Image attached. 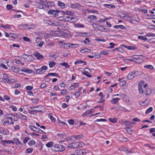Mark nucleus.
I'll list each match as a JSON object with an SVG mask.
<instances>
[{"mask_svg":"<svg viewBox=\"0 0 155 155\" xmlns=\"http://www.w3.org/2000/svg\"><path fill=\"white\" fill-rule=\"evenodd\" d=\"M14 140L15 142V143H16V144L17 145H21V142L19 140L18 138H15L14 139Z\"/></svg>","mask_w":155,"mask_h":155,"instance_id":"473e14b6","label":"nucleus"},{"mask_svg":"<svg viewBox=\"0 0 155 155\" xmlns=\"http://www.w3.org/2000/svg\"><path fill=\"white\" fill-rule=\"evenodd\" d=\"M58 74L56 73H48L46 76V77H47L49 76H58Z\"/></svg>","mask_w":155,"mask_h":155,"instance_id":"ea45409f","label":"nucleus"},{"mask_svg":"<svg viewBox=\"0 0 155 155\" xmlns=\"http://www.w3.org/2000/svg\"><path fill=\"white\" fill-rule=\"evenodd\" d=\"M47 87V85L46 84L44 83H42L41 85L40 88H43L45 87Z\"/></svg>","mask_w":155,"mask_h":155,"instance_id":"338daca9","label":"nucleus"},{"mask_svg":"<svg viewBox=\"0 0 155 155\" xmlns=\"http://www.w3.org/2000/svg\"><path fill=\"white\" fill-rule=\"evenodd\" d=\"M117 110H118L122 111L123 112L127 111V110L125 107L119 106L116 107Z\"/></svg>","mask_w":155,"mask_h":155,"instance_id":"6ab92c4d","label":"nucleus"},{"mask_svg":"<svg viewBox=\"0 0 155 155\" xmlns=\"http://www.w3.org/2000/svg\"><path fill=\"white\" fill-rule=\"evenodd\" d=\"M145 68L151 70H153L154 69V67L152 65H146L144 66Z\"/></svg>","mask_w":155,"mask_h":155,"instance_id":"e433bc0d","label":"nucleus"},{"mask_svg":"<svg viewBox=\"0 0 155 155\" xmlns=\"http://www.w3.org/2000/svg\"><path fill=\"white\" fill-rule=\"evenodd\" d=\"M13 61L15 62V63H16L17 64H20L21 63V61H20L18 59H14L13 60Z\"/></svg>","mask_w":155,"mask_h":155,"instance_id":"e2e57ef3","label":"nucleus"},{"mask_svg":"<svg viewBox=\"0 0 155 155\" xmlns=\"http://www.w3.org/2000/svg\"><path fill=\"white\" fill-rule=\"evenodd\" d=\"M36 6L38 8L44 9V6L43 3H38L36 5Z\"/></svg>","mask_w":155,"mask_h":155,"instance_id":"72a5a7b5","label":"nucleus"},{"mask_svg":"<svg viewBox=\"0 0 155 155\" xmlns=\"http://www.w3.org/2000/svg\"><path fill=\"white\" fill-rule=\"evenodd\" d=\"M8 133L9 131L7 129L0 128V133L1 134L6 135Z\"/></svg>","mask_w":155,"mask_h":155,"instance_id":"9b49d317","label":"nucleus"},{"mask_svg":"<svg viewBox=\"0 0 155 155\" xmlns=\"http://www.w3.org/2000/svg\"><path fill=\"white\" fill-rule=\"evenodd\" d=\"M5 117L8 118L11 120L12 117H15V115H13V114H5Z\"/></svg>","mask_w":155,"mask_h":155,"instance_id":"7c9ffc66","label":"nucleus"},{"mask_svg":"<svg viewBox=\"0 0 155 155\" xmlns=\"http://www.w3.org/2000/svg\"><path fill=\"white\" fill-rule=\"evenodd\" d=\"M45 23L49 25H52L53 26H59V27L58 28V29L60 28V27H61L62 28L61 29H63V28L64 27L63 24L60 23L52 21L49 20H46Z\"/></svg>","mask_w":155,"mask_h":155,"instance_id":"f257e3e1","label":"nucleus"},{"mask_svg":"<svg viewBox=\"0 0 155 155\" xmlns=\"http://www.w3.org/2000/svg\"><path fill=\"white\" fill-rule=\"evenodd\" d=\"M53 143L52 141H50L46 144V146L48 147H50L53 146Z\"/></svg>","mask_w":155,"mask_h":155,"instance_id":"6e6d98bb","label":"nucleus"},{"mask_svg":"<svg viewBox=\"0 0 155 155\" xmlns=\"http://www.w3.org/2000/svg\"><path fill=\"white\" fill-rule=\"evenodd\" d=\"M153 109V108L152 107H150L146 111L145 113L146 114H148L151 112Z\"/></svg>","mask_w":155,"mask_h":155,"instance_id":"09e8293b","label":"nucleus"},{"mask_svg":"<svg viewBox=\"0 0 155 155\" xmlns=\"http://www.w3.org/2000/svg\"><path fill=\"white\" fill-rule=\"evenodd\" d=\"M96 18V17L94 15H89L88 16L87 18L89 20H94Z\"/></svg>","mask_w":155,"mask_h":155,"instance_id":"a18cd8bd","label":"nucleus"},{"mask_svg":"<svg viewBox=\"0 0 155 155\" xmlns=\"http://www.w3.org/2000/svg\"><path fill=\"white\" fill-rule=\"evenodd\" d=\"M56 64L55 62L52 61H50L49 62V66L50 68L54 67Z\"/></svg>","mask_w":155,"mask_h":155,"instance_id":"f704fd0d","label":"nucleus"},{"mask_svg":"<svg viewBox=\"0 0 155 155\" xmlns=\"http://www.w3.org/2000/svg\"><path fill=\"white\" fill-rule=\"evenodd\" d=\"M74 5V9H79L81 7V5L78 3L75 4V5Z\"/></svg>","mask_w":155,"mask_h":155,"instance_id":"603ef678","label":"nucleus"},{"mask_svg":"<svg viewBox=\"0 0 155 155\" xmlns=\"http://www.w3.org/2000/svg\"><path fill=\"white\" fill-rule=\"evenodd\" d=\"M35 144V142L34 140H30L28 143V145L29 146H32Z\"/></svg>","mask_w":155,"mask_h":155,"instance_id":"8fccbe9b","label":"nucleus"},{"mask_svg":"<svg viewBox=\"0 0 155 155\" xmlns=\"http://www.w3.org/2000/svg\"><path fill=\"white\" fill-rule=\"evenodd\" d=\"M72 138L73 137L72 136H69L65 138V140L66 141H71L72 140Z\"/></svg>","mask_w":155,"mask_h":155,"instance_id":"864d4df0","label":"nucleus"},{"mask_svg":"<svg viewBox=\"0 0 155 155\" xmlns=\"http://www.w3.org/2000/svg\"><path fill=\"white\" fill-rule=\"evenodd\" d=\"M151 89L150 88H147L145 91V93L146 95H149L151 93Z\"/></svg>","mask_w":155,"mask_h":155,"instance_id":"412c9836","label":"nucleus"},{"mask_svg":"<svg viewBox=\"0 0 155 155\" xmlns=\"http://www.w3.org/2000/svg\"><path fill=\"white\" fill-rule=\"evenodd\" d=\"M29 128L31 130L34 131L37 133H39L41 131L40 129L34 126L30 125L29 126Z\"/></svg>","mask_w":155,"mask_h":155,"instance_id":"1a4fd4ad","label":"nucleus"},{"mask_svg":"<svg viewBox=\"0 0 155 155\" xmlns=\"http://www.w3.org/2000/svg\"><path fill=\"white\" fill-rule=\"evenodd\" d=\"M93 109H91V110H89L88 111L85 112V113H84L82 114V116L83 117H86L87 115H89V114H91L93 113L92 111V110Z\"/></svg>","mask_w":155,"mask_h":155,"instance_id":"f8f14e48","label":"nucleus"},{"mask_svg":"<svg viewBox=\"0 0 155 155\" xmlns=\"http://www.w3.org/2000/svg\"><path fill=\"white\" fill-rule=\"evenodd\" d=\"M52 149L56 152H62L64 151L65 147L62 145L55 144L51 147Z\"/></svg>","mask_w":155,"mask_h":155,"instance_id":"f03ea898","label":"nucleus"},{"mask_svg":"<svg viewBox=\"0 0 155 155\" xmlns=\"http://www.w3.org/2000/svg\"><path fill=\"white\" fill-rule=\"evenodd\" d=\"M109 45L111 46H109L107 47V48L109 49H111L112 48H114V46L116 45L115 44L110 42L109 43Z\"/></svg>","mask_w":155,"mask_h":155,"instance_id":"bf43d9fd","label":"nucleus"},{"mask_svg":"<svg viewBox=\"0 0 155 155\" xmlns=\"http://www.w3.org/2000/svg\"><path fill=\"white\" fill-rule=\"evenodd\" d=\"M135 71H133L130 73L127 76V79L128 80H130L132 79L135 76Z\"/></svg>","mask_w":155,"mask_h":155,"instance_id":"9d476101","label":"nucleus"},{"mask_svg":"<svg viewBox=\"0 0 155 155\" xmlns=\"http://www.w3.org/2000/svg\"><path fill=\"white\" fill-rule=\"evenodd\" d=\"M43 4H44V9L46 10L50 8V7L54 6V4L52 2L46 0L44 1Z\"/></svg>","mask_w":155,"mask_h":155,"instance_id":"20e7f679","label":"nucleus"},{"mask_svg":"<svg viewBox=\"0 0 155 155\" xmlns=\"http://www.w3.org/2000/svg\"><path fill=\"white\" fill-rule=\"evenodd\" d=\"M81 51L83 53H89L91 51V50L89 49L85 48L81 50Z\"/></svg>","mask_w":155,"mask_h":155,"instance_id":"c9c22d12","label":"nucleus"},{"mask_svg":"<svg viewBox=\"0 0 155 155\" xmlns=\"http://www.w3.org/2000/svg\"><path fill=\"white\" fill-rule=\"evenodd\" d=\"M12 69L15 72H18L20 70V69L18 67L15 66L12 67Z\"/></svg>","mask_w":155,"mask_h":155,"instance_id":"cd10ccee","label":"nucleus"},{"mask_svg":"<svg viewBox=\"0 0 155 155\" xmlns=\"http://www.w3.org/2000/svg\"><path fill=\"white\" fill-rule=\"evenodd\" d=\"M125 129L127 131V132L130 134H131L132 132L131 129L128 127L126 126L125 127Z\"/></svg>","mask_w":155,"mask_h":155,"instance_id":"a19ab883","label":"nucleus"},{"mask_svg":"<svg viewBox=\"0 0 155 155\" xmlns=\"http://www.w3.org/2000/svg\"><path fill=\"white\" fill-rule=\"evenodd\" d=\"M44 43V42L43 41H41L40 43L37 44V46L38 47L41 48Z\"/></svg>","mask_w":155,"mask_h":155,"instance_id":"052dcab7","label":"nucleus"},{"mask_svg":"<svg viewBox=\"0 0 155 155\" xmlns=\"http://www.w3.org/2000/svg\"><path fill=\"white\" fill-rule=\"evenodd\" d=\"M72 137L74 138L75 140H77L83 138L84 136L82 134H80L79 135H74L72 136Z\"/></svg>","mask_w":155,"mask_h":155,"instance_id":"2eb2a0df","label":"nucleus"},{"mask_svg":"<svg viewBox=\"0 0 155 155\" xmlns=\"http://www.w3.org/2000/svg\"><path fill=\"white\" fill-rule=\"evenodd\" d=\"M109 120L111 122L113 123H114L115 122H116L117 121V119H116L115 118H109Z\"/></svg>","mask_w":155,"mask_h":155,"instance_id":"de8ad7c7","label":"nucleus"},{"mask_svg":"<svg viewBox=\"0 0 155 155\" xmlns=\"http://www.w3.org/2000/svg\"><path fill=\"white\" fill-rule=\"evenodd\" d=\"M31 100L32 101V103H33L35 104L39 100V99L38 98H36L33 99H32Z\"/></svg>","mask_w":155,"mask_h":155,"instance_id":"774afa93","label":"nucleus"},{"mask_svg":"<svg viewBox=\"0 0 155 155\" xmlns=\"http://www.w3.org/2000/svg\"><path fill=\"white\" fill-rule=\"evenodd\" d=\"M78 145L74 147L72 145L74 144V143H71L68 146V147L71 148L75 149L78 147H83L85 145V144L83 142H78Z\"/></svg>","mask_w":155,"mask_h":155,"instance_id":"423d86ee","label":"nucleus"},{"mask_svg":"<svg viewBox=\"0 0 155 155\" xmlns=\"http://www.w3.org/2000/svg\"><path fill=\"white\" fill-rule=\"evenodd\" d=\"M146 36L148 37H155V34H154L149 33H147L146 35Z\"/></svg>","mask_w":155,"mask_h":155,"instance_id":"680f3d73","label":"nucleus"},{"mask_svg":"<svg viewBox=\"0 0 155 155\" xmlns=\"http://www.w3.org/2000/svg\"><path fill=\"white\" fill-rule=\"evenodd\" d=\"M64 47L66 49L70 48V43H65L64 45Z\"/></svg>","mask_w":155,"mask_h":155,"instance_id":"5fc2aeb1","label":"nucleus"},{"mask_svg":"<svg viewBox=\"0 0 155 155\" xmlns=\"http://www.w3.org/2000/svg\"><path fill=\"white\" fill-rule=\"evenodd\" d=\"M138 89L139 93L141 94H143V89L142 87L140 85V83L138 84Z\"/></svg>","mask_w":155,"mask_h":155,"instance_id":"4be33fe9","label":"nucleus"},{"mask_svg":"<svg viewBox=\"0 0 155 155\" xmlns=\"http://www.w3.org/2000/svg\"><path fill=\"white\" fill-rule=\"evenodd\" d=\"M2 141L3 142H4L7 144H11V143L13 144L14 143L13 141L11 140H5Z\"/></svg>","mask_w":155,"mask_h":155,"instance_id":"c03bdc74","label":"nucleus"},{"mask_svg":"<svg viewBox=\"0 0 155 155\" xmlns=\"http://www.w3.org/2000/svg\"><path fill=\"white\" fill-rule=\"evenodd\" d=\"M57 4L58 6H59L62 9L64 8L65 7V4L63 2H62L60 1H58V2Z\"/></svg>","mask_w":155,"mask_h":155,"instance_id":"a211bd4d","label":"nucleus"},{"mask_svg":"<svg viewBox=\"0 0 155 155\" xmlns=\"http://www.w3.org/2000/svg\"><path fill=\"white\" fill-rule=\"evenodd\" d=\"M78 155H84L86 153L85 150H80L77 152Z\"/></svg>","mask_w":155,"mask_h":155,"instance_id":"b1692460","label":"nucleus"},{"mask_svg":"<svg viewBox=\"0 0 155 155\" xmlns=\"http://www.w3.org/2000/svg\"><path fill=\"white\" fill-rule=\"evenodd\" d=\"M43 107L41 105H38L36 107V109L34 110V111H37L39 112H42L43 110Z\"/></svg>","mask_w":155,"mask_h":155,"instance_id":"4468645a","label":"nucleus"},{"mask_svg":"<svg viewBox=\"0 0 155 155\" xmlns=\"http://www.w3.org/2000/svg\"><path fill=\"white\" fill-rule=\"evenodd\" d=\"M59 12V11L57 10H51L48 11V13L49 14L53 15L54 17L58 15V13Z\"/></svg>","mask_w":155,"mask_h":155,"instance_id":"0eeeda50","label":"nucleus"},{"mask_svg":"<svg viewBox=\"0 0 155 155\" xmlns=\"http://www.w3.org/2000/svg\"><path fill=\"white\" fill-rule=\"evenodd\" d=\"M60 65L62 66H64L66 68H68L70 66L67 63L63 62L60 64Z\"/></svg>","mask_w":155,"mask_h":155,"instance_id":"2f4dec72","label":"nucleus"},{"mask_svg":"<svg viewBox=\"0 0 155 155\" xmlns=\"http://www.w3.org/2000/svg\"><path fill=\"white\" fill-rule=\"evenodd\" d=\"M126 84V81L124 80L121 81L120 83V86H123L125 85Z\"/></svg>","mask_w":155,"mask_h":155,"instance_id":"0e129e2a","label":"nucleus"},{"mask_svg":"<svg viewBox=\"0 0 155 155\" xmlns=\"http://www.w3.org/2000/svg\"><path fill=\"white\" fill-rule=\"evenodd\" d=\"M75 27L76 28H81L84 27V25L82 24H78L75 25Z\"/></svg>","mask_w":155,"mask_h":155,"instance_id":"49530a36","label":"nucleus"},{"mask_svg":"<svg viewBox=\"0 0 155 155\" xmlns=\"http://www.w3.org/2000/svg\"><path fill=\"white\" fill-rule=\"evenodd\" d=\"M1 27H2L5 29H9L10 28V25L8 24L5 25H2V26H1Z\"/></svg>","mask_w":155,"mask_h":155,"instance_id":"13d9d810","label":"nucleus"},{"mask_svg":"<svg viewBox=\"0 0 155 155\" xmlns=\"http://www.w3.org/2000/svg\"><path fill=\"white\" fill-rule=\"evenodd\" d=\"M120 98H115L113 99L110 101L111 103L113 104H115L117 103L118 101L120 100Z\"/></svg>","mask_w":155,"mask_h":155,"instance_id":"5701e85b","label":"nucleus"},{"mask_svg":"<svg viewBox=\"0 0 155 155\" xmlns=\"http://www.w3.org/2000/svg\"><path fill=\"white\" fill-rule=\"evenodd\" d=\"M62 21H70V16H63Z\"/></svg>","mask_w":155,"mask_h":155,"instance_id":"c85d7f7f","label":"nucleus"},{"mask_svg":"<svg viewBox=\"0 0 155 155\" xmlns=\"http://www.w3.org/2000/svg\"><path fill=\"white\" fill-rule=\"evenodd\" d=\"M8 78H0V81L4 83H7L8 84Z\"/></svg>","mask_w":155,"mask_h":155,"instance_id":"c756f323","label":"nucleus"},{"mask_svg":"<svg viewBox=\"0 0 155 155\" xmlns=\"http://www.w3.org/2000/svg\"><path fill=\"white\" fill-rule=\"evenodd\" d=\"M32 58V57L31 55H27L25 54H24L21 56L19 57V58L21 60L25 61H27V62L31 60Z\"/></svg>","mask_w":155,"mask_h":155,"instance_id":"7ed1b4c3","label":"nucleus"},{"mask_svg":"<svg viewBox=\"0 0 155 155\" xmlns=\"http://www.w3.org/2000/svg\"><path fill=\"white\" fill-rule=\"evenodd\" d=\"M61 12L64 14H66L72 16L74 15L73 12L69 11L67 10L65 11H62Z\"/></svg>","mask_w":155,"mask_h":155,"instance_id":"aec40b11","label":"nucleus"},{"mask_svg":"<svg viewBox=\"0 0 155 155\" xmlns=\"http://www.w3.org/2000/svg\"><path fill=\"white\" fill-rule=\"evenodd\" d=\"M15 115L17 116L19 118L22 119L23 120H27V117L21 113H16Z\"/></svg>","mask_w":155,"mask_h":155,"instance_id":"6e6552de","label":"nucleus"},{"mask_svg":"<svg viewBox=\"0 0 155 155\" xmlns=\"http://www.w3.org/2000/svg\"><path fill=\"white\" fill-rule=\"evenodd\" d=\"M83 63H84V64H86L87 62L86 61H82L81 60H78L74 62V64H81Z\"/></svg>","mask_w":155,"mask_h":155,"instance_id":"58836bf2","label":"nucleus"},{"mask_svg":"<svg viewBox=\"0 0 155 155\" xmlns=\"http://www.w3.org/2000/svg\"><path fill=\"white\" fill-rule=\"evenodd\" d=\"M25 26H26V28H28V29H33L35 27V25L33 24L28 25L26 24H25Z\"/></svg>","mask_w":155,"mask_h":155,"instance_id":"bb28decb","label":"nucleus"},{"mask_svg":"<svg viewBox=\"0 0 155 155\" xmlns=\"http://www.w3.org/2000/svg\"><path fill=\"white\" fill-rule=\"evenodd\" d=\"M57 135L60 137L61 138H62L63 137L66 136H67V134L65 133H63L61 134H58Z\"/></svg>","mask_w":155,"mask_h":155,"instance_id":"4c0bfd02","label":"nucleus"},{"mask_svg":"<svg viewBox=\"0 0 155 155\" xmlns=\"http://www.w3.org/2000/svg\"><path fill=\"white\" fill-rule=\"evenodd\" d=\"M16 80L15 79H9V81H8V84H10L12 83H15Z\"/></svg>","mask_w":155,"mask_h":155,"instance_id":"3c124183","label":"nucleus"},{"mask_svg":"<svg viewBox=\"0 0 155 155\" xmlns=\"http://www.w3.org/2000/svg\"><path fill=\"white\" fill-rule=\"evenodd\" d=\"M134 57V60L135 59L138 60L139 59H141L142 58L145 59L146 57L143 56L141 55H134L133 56Z\"/></svg>","mask_w":155,"mask_h":155,"instance_id":"dca6fc26","label":"nucleus"},{"mask_svg":"<svg viewBox=\"0 0 155 155\" xmlns=\"http://www.w3.org/2000/svg\"><path fill=\"white\" fill-rule=\"evenodd\" d=\"M104 7L107 8H115V5L111 4H105L104 5Z\"/></svg>","mask_w":155,"mask_h":155,"instance_id":"a878e982","label":"nucleus"},{"mask_svg":"<svg viewBox=\"0 0 155 155\" xmlns=\"http://www.w3.org/2000/svg\"><path fill=\"white\" fill-rule=\"evenodd\" d=\"M48 69V67L46 66H44L41 68L37 69L36 70V73L38 74H41L44 73Z\"/></svg>","mask_w":155,"mask_h":155,"instance_id":"39448f33","label":"nucleus"},{"mask_svg":"<svg viewBox=\"0 0 155 155\" xmlns=\"http://www.w3.org/2000/svg\"><path fill=\"white\" fill-rule=\"evenodd\" d=\"M78 45L76 44H74L70 43V48L76 47L78 46Z\"/></svg>","mask_w":155,"mask_h":155,"instance_id":"69168bd1","label":"nucleus"},{"mask_svg":"<svg viewBox=\"0 0 155 155\" xmlns=\"http://www.w3.org/2000/svg\"><path fill=\"white\" fill-rule=\"evenodd\" d=\"M70 21L72 22H74L76 21L77 20V18L75 17H70Z\"/></svg>","mask_w":155,"mask_h":155,"instance_id":"79ce46f5","label":"nucleus"},{"mask_svg":"<svg viewBox=\"0 0 155 155\" xmlns=\"http://www.w3.org/2000/svg\"><path fill=\"white\" fill-rule=\"evenodd\" d=\"M114 28L116 29L120 28L123 30H126L127 29L126 27L122 25H115L114 26Z\"/></svg>","mask_w":155,"mask_h":155,"instance_id":"f3484780","label":"nucleus"},{"mask_svg":"<svg viewBox=\"0 0 155 155\" xmlns=\"http://www.w3.org/2000/svg\"><path fill=\"white\" fill-rule=\"evenodd\" d=\"M18 36L14 33L10 34V38H12L15 39H17L18 38Z\"/></svg>","mask_w":155,"mask_h":155,"instance_id":"37998d69","label":"nucleus"},{"mask_svg":"<svg viewBox=\"0 0 155 155\" xmlns=\"http://www.w3.org/2000/svg\"><path fill=\"white\" fill-rule=\"evenodd\" d=\"M99 95L101 97L100 99L101 100V101H99V102H97L99 103L103 102L104 101V100L103 99L104 95L103 93L102 92H100L99 93Z\"/></svg>","mask_w":155,"mask_h":155,"instance_id":"393cba45","label":"nucleus"},{"mask_svg":"<svg viewBox=\"0 0 155 155\" xmlns=\"http://www.w3.org/2000/svg\"><path fill=\"white\" fill-rule=\"evenodd\" d=\"M138 38L144 41L147 40V38L144 36H139L138 37Z\"/></svg>","mask_w":155,"mask_h":155,"instance_id":"4d7b16f0","label":"nucleus"},{"mask_svg":"<svg viewBox=\"0 0 155 155\" xmlns=\"http://www.w3.org/2000/svg\"><path fill=\"white\" fill-rule=\"evenodd\" d=\"M34 54L36 57L37 58L38 60L41 59L43 58L42 55L38 52H35Z\"/></svg>","mask_w":155,"mask_h":155,"instance_id":"ddd939ff","label":"nucleus"}]
</instances>
